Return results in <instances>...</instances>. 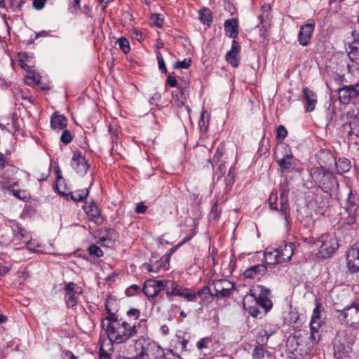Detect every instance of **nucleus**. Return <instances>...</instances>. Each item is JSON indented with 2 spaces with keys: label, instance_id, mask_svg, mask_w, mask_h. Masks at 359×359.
<instances>
[{
  "label": "nucleus",
  "instance_id": "nucleus-20",
  "mask_svg": "<svg viewBox=\"0 0 359 359\" xmlns=\"http://www.w3.org/2000/svg\"><path fill=\"white\" fill-rule=\"evenodd\" d=\"M313 30L314 24L306 23L301 26L298 34V41L302 46H306L309 45Z\"/></svg>",
  "mask_w": 359,
  "mask_h": 359
},
{
  "label": "nucleus",
  "instance_id": "nucleus-26",
  "mask_svg": "<svg viewBox=\"0 0 359 359\" xmlns=\"http://www.w3.org/2000/svg\"><path fill=\"white\" fill-rule=\"evenodd\" d=\"M276 162L280 167V170L284 172H290L293 166V158L294 156L292 154L291 151H289V153H285L281 158L278 157V154L276 153Z\"/></svg>",
  "mask_w": 359,
  "mask_h": 359
},
{
  "label": "nucleus",
  "instance_id": "nucleus-11",
  "mask_svg": "<svg viewBox=\"0 0 359 359\" xmlns=\"http://www.w3.org/2000/svg\"><path fill=\"white\" fill-rule=\"evenodd\" d=\"M339 99L343 104H348L359 96V83L344 86L338 90Z\"/></svg>",
  "mask_w": 359,
  "mask_h": 359
},
{
  "label": "nucleus",
  "instance_id": "nucleus-49",
  "mask_svg": "<svg viewBox=\"0 0 359 359\" xmlns=\"http://www.w3.org/2000/svg\"><path fill=\"white\" fill-rule=\"evenodd\" d=\"M287 135V130L283 125L278 126L276 129V139L278 140H283Z\"/></svg>",
  "mask_w": 359,
  "mask_h": 359
},
{
  "label": "nucleus",
  "instance_id": "nucleus-51",
  "mask_svg": "<svg viewBox=\"0 0 359 359\" xmlns=\"http://www.w3.org/2000/svg\"><path fill=\"white\" fill-rule=\"evenodd\" d=\"M218 164L215 171V175L217 176L218 180L220 179L225 173L226 166L223 161L217 162Z\"/></svg>",
  "mask_w": 359,
  "mask_h": 359
},
{
  "label": "nucleus",
  "instance_id": "nucleus-9",
  "mask_svg": "<svg viewBox=\"0 0 359 359\" xmlns=\"http://www.w3.org/2000/svg\"><path fill=\"white\" fill-rule=\"evenodd\" d=\"M65 302L69 308H73L78 304L77 295L83 293V290L77 284L69 282L66 284L65 288Z\"/></svg>",
  "mask_w": 359,
  "mask_h": 359
},
{
  "label": "nucleus",
  "instance_id": "nucleus-22",
  "mask_svg": "<svg viewBox=\"0 0 359 359\" xmlns=\"http://www.w3.org/2000/svg\"><path fill=\"white\" fill-rule=\"evenodd\" d=\"M83 208L90 221L94 222L97 224L102 223L103 219L101 217L100 210L93 201L84 206Z\"/></svg>",
  "mask_w": 359,
  "mask_h": 359
},
{
  "label": "nucleus",
  "instance_id": "nucleus-15",
  "mask_svg": "<svg viewBox=\"0 0 359 359\" xmlns=\"http://www.w3.org/2000/svg\"><path fill=\"white\" fill-rule=\"evenodd\" d=\"M71 166L78 174L83 175L86 173L89 165L84 157L82 156L81 153L79 151L74 152Z\"/></svg>",
  "mask_w": 359,
  "mask_h": 359
},
{
  "label": "nucleus",
  "instance_id": "nucleus-61",
  "mask_svg": "<svg viewBox=\"0 0 359 359\" xmlns=\"http://www.w3.org/2000/svg\"><path fill=\"white\" fill-rule=\"evenodd\" d=\"M310 339L313 342V344H318L320 340V334L318 332V329L312 330L311 329V335Z\"/></svg>",
  "mask_w": 359,
  "mask_h": 359
},
{
  "label": "nucleus",
  "instance_id": "nucleus-24",
  "mask_svg": "<svg viewBox=\"0 0 359 359\" xmlns=\"http://www.w3.org/2000/svg\"><path fill=\"white\" fill-rule=\"evenodd\" d=\"M304 100H305V109L308 112H311L315 109L317 104L316 93L308 88H304L302 90Z\"/></svg>",
  "mask_w": 359,
  "mask_h": 359
},
{
  "label": "nucleus",
  "instance_id": "nucleus-14",
  "mask_svg": "<svg viewBox=\"0 0 359 359\" xmlns=\"http://www.w3.org/2000/svg\"><path fill=\"white\" fill-rule=\"evenodd\" d=\"M294 244L293 243H284L278 248L274 249L276 253L275 257H278V262L280 263L290 260L294 254Z\"/></svg>",
  "mask_w": 359,
  "mask_h": 359
},
{
  "label": "nucleus",
  "instance_id": "nucleus-30",
  "mask_svg": "<svg viewBox=\"0 0 359 359\" xmlns=\"http://www.w3.org/2000/svg\"><path fill=\"white\" fill-rule=\"evenodd\" d=\"M334 163L337 172L340 175L347 172L351 168V161L344 157L339 158L337 161L334 160Z\"/></svg>",
  "mask_w": 359,
  "mask_h": 359
},
{
  "label": "nucleus",
  "instance_id": "nucleus-3",
  "mask_svg": "<svg viewBox=\"0 0 359 359\" xmlns=\"http://www.w3.org/2000/svg\"><path fill=\"white\" fill-rule=\"evenodd\" d=\"M309 175L315 184L325 193H330L339 187L334 174L322 165L311 168Z\"/></svg>",
  "mask_w": 359,
  "mask_h": 359
},
{
  "label": "nucleus",
  "instance_id": "nucleus-55",
  "mask_svg": "<svg viewBox=\"0 0 359 359\" xmlns=\"http://www.w3.org/2000/svg\"><path fill=\"white\" fill-rule=\"evenodd\" d=\"M28 60H29V57L27 55V53H24L19 54V62H20V65L21 66L22 68L26 69V68L31 67L30 66H29L27 64V62H28Z\"/></svg>",
  "mask_w": 359,
  "mask_h": 359
},
{
  "label": "nucleus",
  "instance_id": "nucleus-43",
  "mask_svg": "<svg viewBox=\"0 0 359 359\" xmlns=\"http://www.w3.org/2000/svg\"><path fill=\"white\" fill-rule=\"evenodd\" d=\"M247 298H248V297H246L243 300V306H244L245 309L246 311H248L249 313L252 317H255V318L259 317V314L261 313V312L258 308L259 305H257L255 304V305H254V306H249L247 307V305H246V299Z\"/></svg>",
  "mask_w": 359,
  "mask_h": 359
},
{
  "label": "nucleus",
  "instance_id": "nucleus-48",
  "mask_svg": "<svg viewBox=\"0 0 359 359\" xmlns=\"http://www.w3.org/2000/svg\"><path fill=\"white\" fill-rule=\"evenodd\" d=\"M191 59H184L182 61H177L173 64L174 69H188L191 66Z\"/></svg>",
  "mask_w": 359,
  "mask_h": 359
},
{
  "label": "nucleus",
  "instance_id": "nucleus-63",
  "mask_svg": "<svg viewBox=\"0 0 359 359\" xmlns=\"http://www.w3.org/2000/svg\"><path fill=\"white\" fill-rule=\"evenodd\" d=\"M198 125L201 128V130H203L204 132H206L208 130V123L205 121L204 113H202L201 116V119L199 121Z\"/></svg>",
  "mask_w": 359,
  "mask_h": 359
},
{
  "label": "nucleus",
  "instance_id": "nucleus-53",
  "mask_svg": "<svg viewBox=\"0 0 359 359\" xmlns=\"http://www.w3.org/2000/svg\"><path fill=\"white\" fill-rule=\"evenodd\" d=\"M280 200H288L290 189L287 184H281L280 187Z\"/></svg>",
  "mask_w": 359,
  "mask_h": 359
},
{
  "label": "nucleus",
  "instance_id": "nucleus-19",
  "mask_svg": "<svg viewBox=\"0 0 359 359\" xmlns=\"http://www.w3.org/2000/svg\"><path fill=\"white\" fill-rule=\"evenodd\" d=\"M159 282H161V280L152 279H149L145 281L142 292L148 298L156 297L161 291V285Z\"/></svg>",
  "mask_w": 359,
  "mask_h": 359
},
{
  "label": "nucleus",
  "instance_id": "nucleus-27",
  "mask_svg": "<svg viewBox=\"0 0 359 359\" xmlns=\"http://www.w3.org/2000/svg\"><path fill=\"white\" fill-rule=\"evenodd\" d=\"M224 30L226 36L235 39L238 34V22L236 18L227 20L224 24Z\"/></svg>",
  "mask_w": 359,
  "mask_h": 359
},
{
  "label": "nucleus",
  "instance_id": "nucleus-40",
  "mask_svg": "<svg viewBox=\"0 0 359 359\" xmlns=\"http://www.w3.org/2000/svg\"><path fill=\"white\" fill-rule=\"evenodd\" d=\"M350 50L348 54L351 60L359 59V39H355L349 46Z\"/></svg>",
  "mask_w": 359,
  "mask_h": 359
},
{
  "label": "nucleus",
  "instance_id": "nucleus-44",
  "mask_svg": "<svg viewBox=\"0 0 359 359\" xmlns=\"http://www.w3.org/2000/svg\"><path fill=\"white\" fill-rule=\"evenodd\" d=\"M276 253L274 252V249L272 251H266L264 253V257L267 262V264H280L278 262V257H275Z\"/></svg>",
  "mask_w": 359,
  "mask_h": 359
},
{
  "label": "nucleus",
  "instance_id": "nucleus-37",
  "mask_svg": "<svg viewBox=\"0 0 359 359\" xmlns=\"http://www.w3.org/2000/svg\"><path fill=\"white\" fill-rule=\"evenodd\" d=\"M337 341L353 347L355 341V336L352 332L346 330L338 336Z\"/></svg>",
  "mask_w": 359,
  "mask_h": 359
},
{
  "label": "nucleus",
  "instance_id": "nucleus-6",
  "mask_svg": "<svg viewBox=\"0 0 359 359\" xmlns=\"http://www.w3.org/2000/svg\"><path fill=\"white\" fill-rule=\"evenodd\" d=\"M214 288L213 295L216 299L230 297L235 290V285L227 279L214 280L212 283Z\"/></svg>",
  "mask_w": 359,
  "mask_h": 359
},
{
  "label": "nucleus",
  "instance_id": "nucleus-16",
  "mask_svg": "<svg viewBox=\"0 0 359 359\" xmlns=\"http://www.w3.org/2000/svg\"><path fill=\"white\" fill-rule=\"evenodd\" d=\"M9 223L12 228L14 238L26 243L28 245V248H30L31 236L29 232L27 231L18 222L10 220Z\"/></svg>",
  "mask_w": 359,
  "mask_h": 359
},
{
  "label": "nucleus",
  "instance_id": "nucleus-5",
  "mask_svg": "<svg viewBox=\"0 0 359 359\" xmlns=\"http://www.w3.org/2000/svg\"><path fill=\"white\" fill-rule=\"evenodd\" d=\"M338 318L343 320L345 325L353 330L359 329V304L352 303L342 310H339Z\"/></svg>",
  "mask_w": 359,
  "mask_h": 359
},
{
  "label": "nucleus",
  "instance_id": "nucleus-54",
  "mask_svg": "<svg viewBox=\"0 0 359 359\" xmlns=\"http://www.w3.org/2000/svg\"><path fill=\"white\" fill-rule=\"evenodd\" d=\"M60 141L65 144H67L72 141V136L69 130H65L62 132L60 136Z\"/></svg>",
  "mask_w": 359,
  "mask_h": 359
},
{
  "label": "nucleus",
  "instance_id": "nucleus-45",
  "mask_svg": "<svg viewBox=\"0 0 359 359\" xmlns=\"http://www.w3.org/2000/svg\"><path fill=\"white\" fill-rule=\"evenodd\" d=\"M117 43L120 49L124 53H128L130 50L129 41L125 37H121L117 40Z\"/></svg>",
  "mask_w": 359,
  "mask_h": 359
},
{
  "label": "nucleus",
  "instance_id": "nucleus-57",
  "mask_svg": "<svg viewBox=\"0 0 359 359\" xmlns=\"http://www.w3.org/2000/svg\"><path fill=\"white\" fill-rule=\"evenodd\" d=\"M194 236V233H189L187 236H186L182 240V241H180L175 247L171 248L170 250V253H173L174 252L176 251V250L181 245H182L184 243L189 241Z\"/></svg>",
  "mask_w": 359,
  "mask_h": 359
},
{
  "label": "nucleus",
  "instance_id": "nucleus-8",
  "mask_svg": "<svg viewBox=\"0 0 359 359\" xmlns=\"http://www.w3.org/2000/svg\"><path fill=\"white\" fill-rule=\"evenodd\" d=\"M111 303H115V300L113 299H107L105 302V309L108 315L102 322V327L105 332L117 325L120 322L123 321L122 318H118L116 315V308H110Z\"/></svg>",
  "mask_w": 359,
  "mask_h": 359
},
{
  "label": "nucleus",
  "instance_id": "nucleus-31",
  "mask_svg": "<svg viewBox=\"0 0 359 359\" xmlns=\"http://www.w3.org/2000/svg\"><path fill=\"white\" fill-rule=\"evenodd\" d=\"M271 290L263 285H257L253 292H251L250 297L254 301L261 298H267L270 294Z\"/></svg>",
  "mask_w": 359,
  "mask_h": 359
},
{
  "label": "nucleus",
  "instance_id": "nucleus-41",
  "mask_svg": "<svg viewBox=\"0 0 359 359\" xmlns=\"http://www.w3.org/2000/svg\"><path fill=\"white\" fill-rule=\"evenodd\" d=\"M348 135L350 138H352L353 136L359 138V118H355L350 123V130Z\"/></svg>",
  "mask_w": 359,
  "mask_h": 359
},
{
  "label": "nucleus",
  "instance_id": "nucleus-56",
  "mask_svg": "<svg viewBox=\"0 0 359 359\" xmlns=\"http://www.w3.org/2000/svg\"><path fill=\"white\" fill-rule=\"evenodd\" d=\"M140 292V287L137 285H132L126 290V294L128 297L133 296Z\"/></svg>",
  "mask_w": 359,
  "mask_h": 359
},
{
  "label": "nucleus",
  "instance_id": "nucleus-60",
  "mask_svg": "<svg viewBox=\"0 0 359 359\" xmlns=\"http://www.w3.org/2000/svg\"><path fill=\"white\" fill-rule=\"evenodd\" d=\"M24 3L25 0H11L10 6L13 9V11L20 10Z\"/></svg>",
  "mask_w": 359,
  "mask_h": 359
},
{
  "label": "nucleus",
  "instance_id": "nucleus-46",
  "mask_svg": "<svg viewBox=\"0 0 359 359\" xmlns=\"http://www.w3.org/2000/svg\"><path fill=\"white\" fill-rule=\"evenodd\" d=\"M150 20L151 24L157 27H161L163 25V15L158 13L151 14L150 17Z\"/></svg>",
  "mask_w": 359,
  "mask_h": 359
},
{
  "label": "nucleus",
  "instance_id": "nucleus-50",
  "mask_svg": "<svg viewBox=\"0 0 359 359\" xmlns=\"http://www.w3.org/2000/svg\"><path fill=\"white\" fill-rule=\"evenodd\" d=\"M235 179V167L231 166L229 170L227 176L225 178L226 186H230L234 183Z\"/></svg>",
  "mask_w": 359,
  "mask_h": 359
},
{
  "label": "nucleus",
  "instance_id": "nucleus-38",
  "mask_svg": "<svg viewBox=\"0 0 359 359\" xmlns=\"http://www.w3.org/2000/svg\"><path fill=\"white\" fill-rule=\"evenodd\" d=\"M198 15L200 21L203 24L210 25V24L212 21V12L208 8L204 7L202 9H201L198 11Z\"/></svg>",
  "mask_w": 359,
  "mask_h": 359
},
{
  "label": "nucleus",
  "instance_id": "nucleus-59",
  "mask_svg": "<svg viewBox=\"0 0 359 359\" xmlns=\"http://www.w3.org/2000/svg\"><path fill=\"white\" fill-rule=\"evenodd\" d=\"M99 358L100 359H110L111 353L106 349L104 348V345L102 344L99 350Z\"/></svg>",
  "mask_w": 359,
  "mask_h": 359
},
{
  "label": "nucleus",
  "instance_id": "nucleus-21",
  "mask_svg": "<svg viewBox=\"0 0 359 359\" xmlns=\"http://www.w3.org/2000/svg\"><path fill=\"white\" fill-rule=\"evenodd\" d=\"M353 348L348 344H345L336 341L334 345V355L336 359H344L350 358Z\"/></svg>",
  "mask_w": 359,
  "mask_h": 359
},
{
  "label": "nucleus",
  "instance_id": "nucleus-13",
  "mask_svg": "<svg viewBox=\"0 0 359 359\" xmlns=\"http://www.w3.org/2000/svg\"><path fill=\"white\" fill-rule=\"evenodd\" d=\"M347 266L352 273L359 271V243L354 244L346 254Z\"/></svg>",
  "mask_w": 359,
  "mask_h": 359
},
{
  "label": "nucleus",
  "instance_id": "nucleus-23",
  "mask_svg": "<svg viewBox=\"0 0 359 359\" xmlns=\"http://www.w3.org/2000/svg\"><path fill=\"white\" fill-rule=\"evenodd\" d=\"M100 241L105 245H114L118 239V233L114 229L104 228L100 231Z\"/></svg>",
  "mask_w": 359,
  "mask_h": 359
},
{
  "label": "nucleus",
  "instance_id": "nucleus-18",
  "mask_svg": "<svg viewBox=\"0 0 359 359\" xmlns=\"http://www.w3.org/2000/svg\"><path fill=\"white\" fill-rule=\"evenodd\" d=\"M168 265V261L167 259L163 257H158L157 256L152 255L149 259V262L145 264V268L149 272L157 273L161 269H167Z\"/></svg>",
  "mask_w": 359,
  "mask_h": 359
},
{
  "label": "nucleus",
  "instance_id": "nucleus-64",
  "mask_svg": "<svg viewBox=\"0 0 359 359\" xmlns=\"http://www.w3.org/2000/svg\"><path fill=\"white\" fill-rule=\"evenodd\" d=\"M166 83L170 87L175 88L177 86V81L174 76L169 75L166 79Z\"/></svg>",
  "mask_w": 359,
  "mask_h": 359
},
{
  "label": "nucleus",
  "instance_id": "nucleus-35",
  "mask_svg": "<svg viewBox=\"0 0 359 359\" xmlns=\"http://www.w3.org/2000/svg\"><path fill=\"white\" fill-rule=\"evenodd\" d=\"M15 172L16 168L14 166L10 164L6 165L4 170L0 172V182H2L3 180L7 182H9L10 180L13 179Z\"/></svg>",
  "mask_w": 359,
  "mask_h": 359
},
{
  "label": "nucleus",
  "instance_id": "nucleus-10",
  "mask_svg": "<svg viewBox=\"0 0 359 359\" xmlns=\"http://www.w3.org/2000/svg\"><path fill=\"white\" fill-rule=\"evenodd\" d=\"M188 95V89L187 88H181L172 92V98L175 100V105L181 109L178 113L186 114V116L190 119V113L191 109L189 105H185Z\"/></svg>",
  "mask_w": 359,
  "mask_h": 359
},
{
  "label": "nucleus",
  "instance_id": "nucleus-1",
  "mask_svg": "<svg viewBox=\"0 0 359 359\" xmlns=\"http://www.w3.org/2000/svg\"><path fill=\"white\" fill-rule=\"evenodd\" d=\"M140 323L136 325H130L126 320L120 322L119 324L106 331L107 336L109 340V350H112L113 344H122L130 339L136 337L139 333Z\"/></svg>",
  "mask_w": 359,
  "mask_h": 359
},
{
  "label": "nucleus",
  "instance_id": "nucleus-4",
  "mask_svg": "<svg viewBox=\"0 0 359 359\" xmlns=\"http://www.w3.org/2000/svg\"><path fill=\"white\" fill-rule=\"evenodd\" d=\"M161 291L165 290L167 297L172 300L173 296H179L185 298L188 302L194 300L195 295L191 294L190 289L180 287L176 282L171 280H161Z\"/></svg>",
  "mask_w": 359,
  "mask_h": 359
},
{
  "label": "nucleus",
  "instance_id": "nucleus-36",
  "mask_svg": "<svg viewBox=\"0 0 359 359\" xmlns=\"http://www.w3.org/2000/svg\"><path fill=\"white\" fill-rule=\"evenodd\" d=\"M357 209L355 196L353 195L352 191L350 190L346 199L345 210L348 214H355Z\"/></svg>",
  "mask_w": 359,
  "mask_h": 359
},
{
  "label": "nucleus",
  "instance_id": "nucleus-12",
  "mask_svg": "<svg viewBox=\"0 0 359 359\" xmlns=\"http://www.w3.org/2000/svg\"><path fill=\"white\" fill-rule=\"evenodd\" d=\"M64 181L62 176H57L54 189H56L62 196H70L72 201L80 202L83 201L88 195V189L77 190L73 192L66 193L64 190L60 189V184Z\"/></svg>",
  "mask_w": 359,
  "mask_h": 359
},
{
  "label": "nucleus",
  "instance_id": "nucleus-42",
  "mask_svg": "<svg viewBox=\"0 0 359 359\" xmlns=\"http://www.w3.org/2000/svg\"><path fill=\"white\" fill-rule=\"evenodd\" d=\"M257 305H259L262 308H263L265 311V313L268 312L272 307V302L269 297L267 298H261L260 299H257L255 301Z\"/></svg>",
  "mask_w": 359,
  "mask_h": 359
},
{
  "label": "nucleus",
  "instance_id": "nucleus-62",
  "mask_svg": "<svg viewBox=\"0 0 359 359\" xmlns=\"http://www.w3.org/2000/svg\"><path fill=\"white\" fill-rule=\"evenodd\" d=\"M18 121H19V118H18V115L16 114H13L11 124H12V128L15 132L18 131L20 129V126Z\"/></svg>",
  "mask_w": 359,
  "mask_h": 359
},
{
  "label": "nucleus",
  "instance_id": "nucleus-52",
  "mask_svg": "<svg viewBox=\"0 0 359 359\" xmlns=\"http://www.w3.org/2000/svg\"><path fill=\"white\" fill-rule=\"evenodd\" d=\"M156 57H157V60H158V65L159 69L163 73L166 74L167 69H166L165 63L164 62V60H163V57L161 53L159 51H158L156 53Z\"/></svg>",
  "mask_w": 359,
  "mask_h": 359
},
{
  "label": "nucleus",
  "instance_id": "nucleus-25",
  "mask_svg": "<svg viewBox=\"0 0 359 359\" xmlns=\"http://www.w3.org/2000/svg\"><path fill=\"white\" fill-rule=\"evenodd\" d=\"M241 51V46L239 43L235 40L232 41V46L229 51L226 54V61L233 67H237L239 65V60L238 58V54Z\"/></svg>",
  "mask_w": 359,
  "mask_h": 359
},
{
  "label": "nucleus",
  "instance_id": "nucleus-29",
  "mask_svg": "<svg viewBox=\"0 0 359 359\" xmlns=\"http://www.w3.org/2000/svg\"><path fill=\"white\" fill-rule=\"evenodd\" d=\"M320 304H317L313 309L310 322V328L312 330L319 329L323 323V320L321 319L320 316Z\"/></svg>",
  "mask_w": 359,
  "mask_h": 359
},
{
  "label": "nucleus",
  "instance_id": "nucleus-32",
  "mask_svg": "<svg viewBox=\"0 0 359 359\" xmlns=\"http://www.w3.org/2000/svg\"><path fill=\"white\" fill-rule=\"evenodd\" d=\"M191 294H194L195 298L193 302H196L197 297H201V301L208 300L210 297L215 298L213 295V292L211 291L210 288L208 285H205L200 288L197 292H191Z\"/></svg>",
  "mask_w": 359,
  "mask_h": 359
},
{
  "label": "nucleus",
  "instance_id": "nucleus-2",
  "mask_svg": "<svg viewBox=\"0 0 359 359\" xmlns=\"http://www.w3.org/2000/svg\"><path fill=\"white\" fill-rule=\"evenodd\" d=\"M135 348H140L137 357L140 359H177L172 353H165L156 342L141 337L135 340Z\"/></svg>",
  "mask_w": 359,
  "mask_h": 359
},
{
  "label": "nucleus",
  "instance_id": "nucleus-34",
  "mask_svg": "<svg viewBox=\"0 0 359 359\" xmlns=\"http://www.w3.org/2000/svg\"><path fill=\"white\" fill-rule=\"evenodd\" d=\"M280 214L284 217L285 223L289 224L291 222L290 208L288 200H280Z\"/></svg>",
  "mask_w": 359,
  "mask_h": 359
},
{
  "label": "nucleus",
  "instance_id": "nucleus-17",
  "mask_svg": "<svg viewBox=\"0 0 359 359\" xmlns=\"http://www.w3.org/2000/svg\"><path fill=\"white\" fill-rule=\"evenodd\" d=\"M267 272V266L265 264H260L253 265L248 268L243 272L245 278L257 279L259 280Z\"/></svg>",
  "mask_w": 359,
  "mask_h": 359
},
{
  "label": "nucleus",
  "instance_id": "nucleus-7",
  "mask_svg": "<svg viewBox=\"0 0 359 359\" xmlns=\"http://www.w3.org/2000/svg\"><path fill=\"white\" fill-rule=\"evenodd\" d=\"M314 244L318 248L320 257H330L335 250V241L327 235H322Z\"/></svg>",
  "mask_w": 359,
  "mask_h": 359
},
{
  "label": "nucleus",
  "instance_id": "nucleus-39",
  "mask_svg": "<svg viewBox=\"0 0 359 359\" xmlns=\"http://www.w3.org/2000/svg\"><path fill=\"white\" fill-rule=\"evenodd\" d=\"M271 334L269 333L266 329H262L259 331L257 335L256 342L257 346H261L264 347V345L267 344V341L271 337Z\"/></svg>",
  "mask_w": 359,
  "mask_h": 359
},
{
  "label": "nucleus",
  "instance_id": "nucleus-33",
  "mask_svg": "<svg viewBox=\"0 0 359 359\" xmlns=\"http://www.w3.org/2000/svg\"><path fill=\"white\" fill-rule=\"evenodd\" d=\"M252 359H271V355L264 347L256 346L252 351Z\"/></svg>",
  "mask_w": 359,
  "mask_h": 359
},
{
  "label": "nucleus",
  "instance_id": "nucleus-58",
  "mask_svg": "<svg viewBox=\"0 0 359 359\" xmlns=\"http://www.w3.org/2000/svg\"><path fill=\"white\" fill-rule=\"evenodd\" d=\"M277 194H275L274 195L273 193L270 195L269 198V204L271 209L278 211V206L276 204L277 201Z\"/></svg>",
  "mask_w": 359,
  "mask_h": 359
},
{
  "label": "nucleus",
  "instance_id": "nucleus-28",
  "mask_svg": "<svg viewBox=\"0 0 359 359\" xmlns=\"http://www.w3.org/2000/svg\"><path fill=\"white\" fill-rule=\"evenodd\" d=\"M67 120L64 115L55 112L50 118V126L53 129L63 130L67 127Z\"/></svg>",
  "mask_w": 359,
  "mask_h": 359
},
{
  "label": "nucleus",
  "instance_id": "nucleus-47",
  "mask_svg": "<svg viewBox=\"0 0 359 359\" xmlns=\"http://www.w3.org/2000/svg\"><path fill=\"white\" fill-rule=\"evenodd\" d=\"M88 252L90 255L95 257H101L103 256V252L101 248L96 245H91L88 248Z\"/></svg>",
  "mask_w": 359,
  "mask_h": 359
}]
</instances>
